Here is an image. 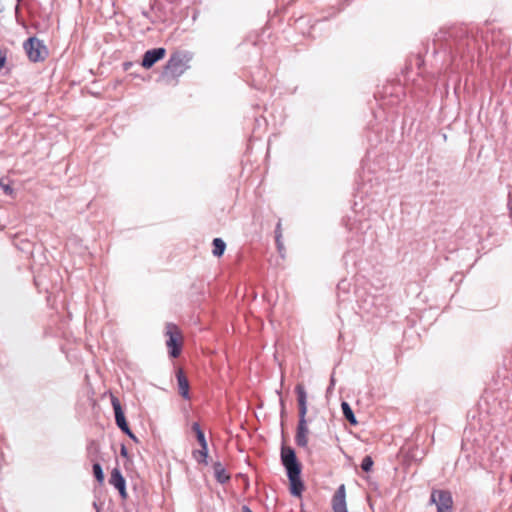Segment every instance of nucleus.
Here are the masks:
<instances>
[{
	"label": "nucleus",
	"mask_w": 512,
	"mask_h": 512,
	"mask_svg": "<svg viewBox=\"0 0 512 512\" xmlns=\"http://www.w3.org/2000/svg\"><path fill=\"white\" fill-rule=\"evenodd\" d=\"M281 461L287 471L291 494L294 496H300L304 486L300 477L301 467L297 461L295 451L290 447H282Z\"/></svg>",
	"instance_id": "nucleus-1"
},
{
	"label": "nucleus",
	"mask_w": 512,
	"mask_h": 512,
	"mask_svg": "<svg viewBox=\"0 0 512 512\" xmlns=\"http://www.w3.org/2000/svg\"><path fill=\"white\" fill-rule=\"evenodd\" d=\"M296 393L299 404V423L296 435V442L299 446L306 447L308 444V426L306 421L307 414V393L303 385L296 386Z\"/></svg>",
	"instance_id": "nucleus-2"
},
{
	"label": "nucleus",
	"mask_w": 512,
	"mask_h": 512,
	"mask_svg": "<svg viewBox=\"0 0 512 512\" xmlns=\"http://www.w3.org/2000/svg\"><path fill=\"white\" fill-rule=\"evenodd\" d=\"M190 61V54L177 52L168 60L164 73L171 78H178L189 68Z\"/></svg>",
	"instance_id": "nucleus-3"
},
{
	"label": "nucleus",
	"mask_w": 512,
	"mask_h": 512,
	"mask_svg": "<svg viewBox=\"0 0 512 512\" xmlns=\"http://www.w3.org/2000/svg\"><path fill=\"white\" fill-rule=\"evenodd\" d=\"M166 336L168 337L166 345L169 349L170 356L173 358L178 357L181 352L182 340V335L179 328L175 324L168 323L166 325Z\"/></svg>",
	"instance_id": "nucleus-4"
},
{
	"label": "nucleus",
	"mask_w": 512,
	"mask_h": 512,
	"mask_svg": "<svg viewBox=\"0 0 512 512\" xmlns=\"http://www.w3.org/2000/svg\"><path fill=\"white\" fill-rule=\"evenodd\" d=\"M431 503L436 505L438 512H452V496L447 491H433L431 494Z\"/></svg>",
	"instance_id": "nucleus-5"
},
{
	"label": "nucleus",
	"mask_w": 512,
	"mask_h": 512,
	"mask_svg": "<svg viewBox=\"0 0 512 512\" xmlns=\"http://www.w3.org/2000/svg\"><path fill=\"white\" fill-rule=\"evenodd\" d=\"M111 403H112V406L114 409L115 420H116V424L118 425V427L125 434H127L131 439L136 440L135 435L131 432V430L126 422V419H125L124 413L122 411V407H121L119 400L116 397L112 396Z\"/></svg>",
	"instance_id": "nucleus-6"
},
{
	"label": "nucleus",
	"mask_w": 512,
	"mask_h": 512,
	"mask_svg": "<svg viewBox=\"0 0 512 512\" xmlns=\"http://www.w3.org/2000/svg\"><path fill=\"white\" fill-rule=\"evenodd\" d=\"M332 509L334 512H348L346 503V488L341 484L332 498Z\"/></svg>",
	"instance_id": "nucleus-7"
},
{
	"label": "nucleus",
	"mask_w": 512,
	"mask_h": 512,
	"mask_svg": "<svg viewBox=\"0 0 512 512\" xmlns=\"http://www.w3.org/2000/svg\"><path fill=\"white\" fill-rule=\"evenodd\" d=\"M166 54L162 47L148 50L144 53L142 66L146 69L151 68L157 61L161 60Z\"/></svg>",
	"instance_id": "nucleus-8"
},
{
	"label": "nucleus",
	"mask_w": 512,
	"mask_h": 512,
	"mask_svg": "<svg viewBox=\"0 0 512 512\" xmlns=\"http://www.w3.org/2000/svg\"><path fill=\"white\" fill-rule=\"evenodd\" d=\"M110 484L114 486L120 493L121 497L125 499L127 497L126 492V481L118 468H114L110 476Z\"/></svg>",
	"instance_id": "nucleus-9"
},
{
	"label": "nucleus",
	"mask_w": 512,
	"mask_h": 512,
	"mask_svg": "<svg viewBox=\"0 0 512 512\" xmlns=\"http://www.w3.org/2000/svg\"><path fill=\"white\" fill-rule=\"evenodd\" d=\"M48 54L49 52L47 47L34 37V62L43 61Z\"/></svg>",
	"instance_id": "nucleus-10"
},
{
	"label": "nucleus",
	"mask_w": 512,
	"mask_h": 512,
	"mask_svg": "<svg viewBox=\"0 0 512 512\" xmlns=\"http://www.w3.org/2000/svg\"><path fill=\"white\" fill-rule=\"evenodd\" d=\"M177 381L179 387V393L184 399H189V383L183 372L180 370L177 373Z\"/></svg>",
	"instance_id": "nucleus-11"
},
{
	"label": "nucleus",
	"mask_w": 512,
	"mask_h": 512,
	"mask_svg": "<svg viewBox=\"0 0 512 512\" xmlns=\"http://www.w3.org/2000/svg\"><path fill=\"white\" fill-rule=\"evenodd\" d=\"M342 412L345 416V418L350 422L351 425H357V419L350 407V405L347 402L341 403Z\"/></svg>",
	"instance_id": "nucleus-12"
},
{
	"label": "nucleus",
	"mask_w": 512,
	"mask_h": 512,
	"mask_svg": "<svg viewBox=\"0 0 512 512\" xmlns=\"http://www.w3.org/2000/svg\"><path fill=\"white\" fill-rule=\"evenodd\" d=\"M213 246H214L213 255L216 257L222 256L226 249L225 242L221 238H215L213 240Z\"/></svg>",
	"instance_id": "nucleus-13"
},
{
	"label": "nucleus",
	"mask_w": 512,
	"mask_h": 512,
	"mask_svg": "<svg viewBox=\"0 0 512 512\" xmlns=\"http://www.w3.org/2000/svg\"><path fill=\"white\" fill-rule=\"evenodd\" d=\"M193 456L199 463L207 464L208 446L201 447L200 450L194 451Z\"/></svg>",
	"instance_id": "nucleus-14"
},
{
	"label": "nucleus",
	"mask_w": 512,
	"mask_h": 512,
	"mask_svg": "<svg viewBox=\"0 0 512 512\" xmlns=\"http://www.w3.org/2000/svg\"><path fill=\"white\" fill-rule=\"evenodd\" d=\"M214 470H215L216 478L220 483H224L229 479V476L226 474V472L222 468L221 464H216L214 467Z\"/></svg>",
	"instance_id": "nucleus-15"
},
{
	"label": "nucleus",
	"mask_w": 512,
	"mask_h": 512,
	"mask_svg": "<svg viewBox=\"0 0 512 512\" xmlns=\"http://www.w3.org/2000/svg\"><path fill=\"white\" fill-rule=\"evenodd\" d=\"M94 475L99 483H103L104 481V473L101 465L99 463H95L93 465Z\"/></svg>",
	"instance_id": "nucleus-16"
},
{
	"label": "nucleus",
	"mask_w": 512,
	"mask_h": 512,
	"mask_svg": "<svg viewBox=\"0 0 512 512\" xmlns=\"http://www.w3.org/2000/svg\"><path fill=\"white\" fill-rule=\"evenodd\" d=\"M372 466H373L372 458L370 456L364 457V459L362 460L361 468L365 472H369L372 469Z\"/></svg>",
	"instance_id": "nucleus-17"
},
{
	"label": "nucleus",
	"mask_w": 512,
	"mask_h": 512,
	"mask_svg": "<svg viewBox=\"0 0 512 512\" xmlns=\"http://www.w3.org/2000/svg\"><path fill=\"white\" fill-rule=\"evenodd\" d=\"M24 49L27 53V56L29 57V59H32V37H29L25 42H24Z\"/></svg>",
	"instance_id": "nucleus-18"
},
{
	"label": "nucleus",
	"mask_w": 512,
	"mask_h": 512,
	"mask_svg": "<svg viewBox=\"0 0 512 512\" xmlns=\"http://www.w3.org/2000/svg\"><path fill=\"white\" fill-rule=\"evenodd\" d=\"M196 436H197V440L201 447L208 446L203 431H198V434Z\"/></svg>",
	"instance_id": "nucleus-19"
},
{
	"label": "nucleus",
	"mask_w": 512,
	"mask_h": 512,
	"mask_svg": "<svg viewBox=\"0 0 512 512\" xmlns=\"http://www.w3.org/2000/svg\"><path fill=\"white\" fill-rule=\"evenodd\" d=\"M0 188L3 189V191L6 194L11 193V187L9 186V184H6L3 180H0Z\"/></svg>",
	"instance_id": "nucleus-20"
},
{
	"label": "nucleus",
	"mask_w": 512,
	"mask_h": 512,
	"mask_svg": "<svg viewBox=\"0 0 512 512\" xmlns=\"http://www.w3.org/2000/svg\"><path fill=\"white\" fill-rule=\"evenodd\" d=\"M120 453H121V455H122L123 457H127V456H128V451H127V449H126V447H125V446H122V447H121V451H120Z\"/></svg>",
	"instance_id": "nucleus-21"
},
{
	"label": "nucleus",
	"mask_w": 512,
	"mask_h": 512,
	"mask_svg": "<svg viewBox=\"0 0 512 512\" xmlns=\"http://www.w3.org/2000/svg\"><path fill=\"white\" fill-rule=\"evenodd\" d=\"M192 427L196 435L198 434V431H202L198 423H194Z\"/></svg>",
	"instance_id": "nucleus-22"
},
{
	"label": "nucleus",
	"mask_w": 512,
	"mask_h": 512,
	"mask_svg": "<svg viewBox=\"0 0 512 512\" xmlns=\"http://www.w3.org/2000/svg\"><path fill=\"white\" fill-rule=\"evenodd\" d=\"M5 56L0 52V69L4 66Z\"/></svg>",
	"instance_id": "nucleus-23"
},
{
	"label": "nucleus",
	"mask_w": 512,
	"mask_h": 512,
	"mask_svg": "<svg viewBox=\"0 0 512 512\" xmlns=\"http://www.w3.org/2000/svg\"><path fill=\"white\" fill-rule=\"evenodd\" d=\"M334 383H335V380H334V378L332 377V378H331V385H330V387H329V389H328V390H330V389L334 386Z\"/></svg>",
	"instance_id": "nucleus-24"
},
{
	"label": "nucleus",
	"mask_w": 512,
	"mask_h": 512,
	"mask_svg": "<svg viewBox=\"0 0 512 512\" xmlns=\"http://www.w3.org/2000/svg\"><path fill=\"white\" fill-rule=\"evenodd\" d=\"M243 512H252V511L247 506H244L243 507Z\"/></svg>",
	"instance_id": "nucleus-25"
},
{
	"label": "nucleus",
	"mask_w": 512,
	"mask_h": 512,
	"mask_svg": "<svg viewBox=\"0 0 512 512\" xmlns=\"http://www.w3.org/2000/svg\"><path fill=\"white\" fill-rule=\"evenodd\" d=\"M4 9L2 2L0 1V12Z\"/></svg>",
	"instance_id": "nucleus-26"
},
{
	"label": "nucleus",
	"mask_w": 512,
	"mask_h": 512,
	"mask_svg": "<svg viewBox=\"0 0 512 512\" xmlns=\"http://www.w3.org/2000/svg\"><path fill=\"white\" fill-rule=\"evenodd\" d=\"M47 4H48L49 7H51L52 0H47Z\"/></svg>",
	"instance_id": "nucleus-27"
}]
</instances>
